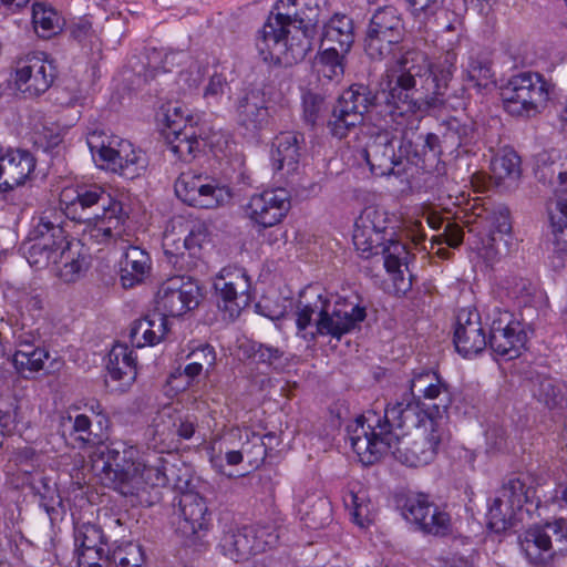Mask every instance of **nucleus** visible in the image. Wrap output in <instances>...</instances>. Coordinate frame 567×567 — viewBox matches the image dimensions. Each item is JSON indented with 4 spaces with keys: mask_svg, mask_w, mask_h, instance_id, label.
<instances>
[{
    "mask_svg": "<svg viewBox=\"0 0 567 567\" xmlns=\"http://www.w3.org/2000/svg\"><path fill=\"white\" fill-rule=\"evenodd\" d=\"M457 54L453 49L432 64L427 54L413 47L403 45L401 55L386 69L383 89L389 93V103L396 105L393 114L403 115L442 103V96L456 69Z\"/></svg>",
    "mask_w": 567,
    "mask_h": 567,
    "instance_id": "1",
    "label": "nucleus"
},
{
    "mask_svg": "<svg viewBox=\"0 0 567 567\" xmlns=\"http://www.w3.org/2000/svg\"><path fill=\"white\" fill-rule=\"evenodd\" d=\"M318 16L317 0H277L256 37L261 59L285 66L303 60L312 47Z\"/></svg>",
    "mask_w": 567,
    "mask_h": 567,
    "instance_id": "2",
    "label": "nucleus"
},
{
    "mask_svg": "<svg viewBox=\"0 0 567 567\" xmlns=\"http://www.w3.org/2000/svg\"><path fill=\"white\" fill-rule=\"evenodd\" d=\"M425 421L426 426L417 427L412 441H405L399 432L388 431L386 426L380 427L378 434L381 436L369 431L368 439L365 430L360 425L352 437V450L364 465L373 464L386 454L411 467L426 465L434 460L440 445L449 439V432L445 416Z\"/></svg>",
    "mask_w": 567,
    "mask_h": 567,
    "instance_id": "3",
    "label": "nucleus"
},
{
    "mask_svg": "<svg viewBox=\"0 0 567 567\" xmlns=\"http://www.w3.org/2000/svg\"><path fill=\"white\" fill-rule=\"evenodd\" d=\"M137 453L133 446L106 445L94 455L92 467L124 495L146 486H166L169 482L167 461L157 452H147L140 457Z\"/></svg>",
    "mask_w": 567,
    "mask_h": 567,
    "instance_id": "4",
    "label": "nucleus"
},
{
    "mask_svg": "<svg viewBox=\"0 0 567 567\" xmlns=\"http://www.w3.org/2000/svg\"><path fill=\"white\" fill-rule=\"evenodd\" d=\"M365 308L348 300L332 302L319 286H309L301 291L296 305L297 334L307 342L317 337L340 340L365 319Z\"/></svg>",
    "mask_w": 567,
    "mask_h": 567,
    "instance_id": "5",
    "label": "nucleus"
},
{
    "mask_svg": "<svg viewBox=\"0 0 567 567\" xmlns=\"http://www.w3.org/2000/svg\"><path fill=\"white\" fill-rule=\"evenodd\" d=\"M60 205L66 217L87 224L89 236L97 244L122 237L128 218L123 204L96 184L64 187Z\"/></svg>",
    "mask_w": 567,
    "mask_h": 567,
    "instance_id": "6",
    "label": "nucleus"
},
{
    "mask_svg": "<svg viewBox=\"0 0 567 567\" xmlns=\"http://www.w3.org/2000/svg\"><path fill=\"white\" fill-rule=\"evenodd\" d=\"M434 419H439V415L430 409L429 404L421 403L419 399L410 394H404L400 401L385 408L383 420L375 412H368L358 416L353 423L348 425L349 441L352 445V437L360 425L370 439L369 431L375 433V436H380L378 432L383 426H386L388 431L394 432L404 427L417 430V427L426 426L425 420Z\"/></svg>",
    "mask_w": 567,
    "mask_h": 567,
    "instance_id": "7",
    "label": "nucleus"
},
{
    "mask_svg": "<svg viewBox=\"0 0 567 567\" xmlns=\"http://www.w3.org/2000/svg\"><path fill=\"white\" fill-rule=\"evenodd\" d=\"M554 90L555 85L543 74L520 72L502 87L504 109L516 117H534L547 107Z\"/></svg>",
    "mask_w": 567,
    "mask_h": 567,
    "instance_id": "8",
    "label": "nucleus"
},
{
    "mask_svg": "<svg viewBox=\"0 0 567 567\" xmlns=\"http://www.w3.org/2000/svg\"><path fill=\"white\" fill-rule=\"evenodd\" d=\"M527 561L537 567H550L555 558L567 551V522L563 518L532 526L518 538Z\"/></svg>",
    "mask_w": 567,
    "mask_h": 567,
    "instance_id": "9",
    "label": "nucleus"
},
{
    "mask_svg": "<svg viewBox=\"0 0 567 567\" xmlns=\"http://www.w3.org/2000/svg\"><path fill=\"white\" fill-rule=\"evenodd\" d=\"M87 146L95 162L126 178H134L146 168V159L141 150L123 138L111 137L107 143L96 133L89 135Z\"/></svg>",
    "mask_w": 567,
    "mask_h": 567,
    "instance_id": "10",
    "label": "nucleus"
},
{
    "mask_svg": "<svg viewBox=\"0 0 567 567\" xmlns=\"http://www.w3.org/2000/svg\"><path fill=\"white\" fill-rule=\"evenodd\" d=\"M374 95L363 84H353L346 90L332 109L327 127L329 133L342 140L363 123L364 114L373 104Z\"/></svg>",
    "mask_w": 567,
    "mask_h": 567,
    "instance_id": "11",
    "label": "nucleus"
},
{
    "mask_svg": "<svg viewBox=\"0 0 567 567\" xmlns=\"http://www.w3.org/2000/svg\"><path fill=\"white\" fill-rule=\"evenodd\" d=\"M512 225L506 208L493 212L485 219L484 228L477 234L473 249L487 267H493L508 255L514 246Z\"/></svg>",
    "mask_w": 567,
    "mask_h": 567,
    "instance_id": "12",
    "label": "nucleus"
},
{
    "mask_svg": "<svg viewBox=\"0 0 567 567\" xmlns=\"http://www.w3.org/2000/svg\"><path fill=\"white\" fill-rule=\"evenodd\" d=\"M403 38V21L392 6L377 9L372 14L365 35L364 49L374 60H382L393 52Z\"/></svg>",
    "mask_w": 567,
    "mask_h": 567,
    "instance_id": "13",
    "label": "nucleus"
},
{
    "mask_svg": "<svg viewBox=\"0 0 567 567\" xmlns=\"http://www.w3.org/2000/svg\"><path fill=\"white\" fill-rule=\"evenodd\" d=\"M353 245L362 258L382 256L383 265L394 282L403 281L402 267H406L409 251L402 243L381 233L353 230Z\"/></svg>",
    "mask_w": 567,
    "mask_h": 567,
    "instance_id": "14",
    "label": "nucleus"
},
{
    "mask_svg": "<svg viewBox=\"0 0 567 567\" xmlns=\"http://www.w3.org/2000/svg\"><path fill=\"white\" fill-rule=\"evenodd\" d=\"M175 193L187 205L206 209L223 206L231 198L228 187L208 176L190 172L179 175L175 182Z\"/></svg>",
    "mask_w": 567,
    "mask_h": 567,
    "instance_id": "15",
    "label": "nucleus"
},
{
    "mask_svg": "<svg viewBox=\"0 0 567 567\" xmlns=\"http://www.w3.org/2000/svg\"><path fill=\"white\" fill-rule=\"evenodd\" d=\"M218 295V307L229 319L237 318L251 302L250 280L245 269L224 267L214 280Z\"/></svg>",
    "mask_w": 567,
    "mask_h": 567,
    "instance_id": "16",
    "label": "nucleus"
},
{
    "mask_svg": "<svg viewBox=\"0 0 567 567\" xmlns=\"http://www.w3.org/2000/svg\"><path fill=\"white\" fill-rule=\"evenodd\" d=\"M14 84L25 97L47 92L55 79V66L45 53L33 52L19 58L14 66Z\"/></svg>",
    "mask_w": 567,
    "mask_h": 567,
    "instance_id": "17",
    "label": "nucleus"
},
{
    "mask_svg": "<svg viewBox=\"0 0 567 567\" xmlns=\"http://www.w3.org/2000/svg\"><path fill=\"white\" fill-rule=\"evenodd\" d=\"M200 298V288L196 281L176 276L161 285L156 309L166 317H179L197 308Z\"/></svg>",
    "mask_w": 567,
    "mask_h": 567,
    "instance_id": "18",
    "label": "nucleus"
},
{
    "mask_svg": "<svg viewBox=\"0 0 567 567\" xmlns=\"http://www.w3.org/2000/svg\"><path fill=\"white\" fill-rule=\"evenodd\" d=\"M30 238L33 243L28 251V261L37 267L52 264L56 245L63 240L61 215L53 210L42 213L30 233Z\"/></svg>",
    "mask_w": 567,
    "mask_h": 567,
    "instance_id": "19",
    "label": "nucleus"
},
{
    "mask_svg": "<svg viewBox=\"0 0 567 567\" xmlns=\"http://www.w3.org/2000/svg\"><path fill=\"white\" fill-rule=\"evenodd\" d=\"M454 344L465 358L476 355L486 348V334L476 309L463 308L457 312Z\"/></svg>",
    "mask_w": 567,
    "mask_h": 567,
    "instance_id": "20",
    "label": "nucleus"
},
{
    "mask_svg": "<svg viewBox=\"0 0 567 567\" xmlns=\"http://www.w3.org/2000/svg\"><path fill=\"white\" fill-rule=\"evenodd\" d=\"M410 395L432 401L430 409L439 416H445L452 404V394L445 382L433 371L415 372L410 381Z\"/></svg>",
    "mask_w": 567,
    "mask_h": 567,
    "instance_id": "21",
    "label": "nucleus"
},
{
    "mask_svg": "<svg viewBox=\"0 0 567 567\" xmlns=\"http://www.w3.org/2000/svg\"><path fill=\"white\" fill-rule=\"evenodd\" d=\"M289 206L288 193L285 189H270L251 196L248 214L262 227H271L285 217Z\"/></svg>",
    "mask_w": 567,
    "mask_h": 567,
    "instance_id": "22",
    "label": "nucleus"
},
{
    "mask_svg": "<svg viewBox=\"0 0 567 567\" xmlns=\"http://www.w3.org/2000/svg\"><path fill=\"white\" fill-rule=\"evenodd\" d=\"M361 155L377 176L394 174L395 166L401 164V156L395 155L393 138L386 131L373 134Z\"/></svg>",
    "mask_w": 567,
    "mask_h": 567,
    "instance_id": "23",
    "label": "nucleus"
},
{
    "mask_svg": "<svg viewBox=\"0 0 567 567\" xmlns=\"http://www.w3.org/2000/svg\"><path fill=\"white\" fill-rule=\"evenodd\" d=\"M52 264L58 266L59 276L65 282L76 281L89 267V251L75 238L68 239L63 230V240L56 245Z\"/></svg>",
    "mask_w": 567,
    "mask_h": 567,
    "instance_id": "24",
    "label": "nucleus"
},
{
    "mask_svg": "<svg viewBox=\"0 0 567 567\" xmlns=\"http://www.w3.org/2000/svg\"><path fill=\"white\" fill-rule=\"evenodd\" d=\"M181 520L177 530L186 538H199L210 527V513L205 499L197 493H185L179 499Z\"/></svg>",
    "mask_w": 567,
    "mask_h": 567,
    "instance_id": "25",
    "label": "nucleus"
},
{
    "mask_svg": "<svg viewBox=\"0 0 567 567\" xmlns=\"http://www.w3.org/2000/svg\"><path fill=\"white\" fill-rule=\"evenodd\" d=\"M112 391L125 392L136 379V363L133 351L126 344L116 343L109 353L106 364Z\"/></svg>",
    "mask_w": 567,
    "mask_h": 567,
    "instance_id": "26",
    "label": "nucleus"
},
{
    "mask_svg": "<svg viewBox=\"0 0 567 567\" xmlns=\"http://www.w3.org/2000/svg\"><path fill=\"white\" fill-rule=\"evenodd\" d=\"M34 167L35 161L29 152H7L0 157V192H8L24 184Z\"/></svg>",
    "mask_w": 567,
    "mask_h": 567,
    "instance_id": "27",
    "label": "nucleus"
},
{
    "mask_svg": "<svg viewBox=\"0 0 567 567\" xmlns=\"http://www.w3.org/2000/svg\"><path fill=\"white\" fill-rule=\"evenodd\" d=\"M305 145L303 134L284 132L276 136L271 158L276 169L285 171L287 175L297 173Z\"/></svg>",
    "mask_w": 567,
    "mask_h": 567,
    "instance_id": "28",
    "label": "nucleus"
},
{
    "mask_svg": "<svg viewBox=\"0 0 567 567\" xmlns=\"http://www.w3.org/2000/svg\"><path fill=\"white\" fill-rule=\"evenodd\" d=\"M269 111L265 95L257 90L239 97L236 105V118L240 126L249 131L260 130L269 122Z\"/></svg>",
    "mask_w": 567,
    "mask_h": 567,
    "instance_id": "29",
    "label": "nucleus"
},
{
    "mask_svg": "<svg viewBox=\"0 0 567 567\" xmlns=\"http://www.w3.org/2000/svg\"><path fill=\"white\" fill-rule=\"evenodd\" d=\"M533 333V330L524 323H514L509 330L493 333L489 336L488 343L491 350L506 360L518 358L524 350Z\"/></svg>",
    "mask_w": 567,
    "mask_h": 567,
    "instance_id": "30",
    "label": "nucleus"
},
{
    "mask_svg": "<svg viewBox=\"0 0 567 567\" xmlns=\"http://www.w3.org/2000/svg\"><path fill=\"white\" fill-rule=\"evenodd\" d=\"M353 40L352 20L344 14H334L322 27L320 48L348 53Z\"/></svg>",
    "mask_w": 567,
    "mask_h": 567,
    "instance_id": "31",
    "label": "nucleus"
},
{
    "mask_svg": "<svg viewBox=\"0 0 567 567\" xmlns=\"http://www.w3.org/2000/svg\"><path fill=\"white\" fill-rule=\"evenodd\" d=\"M463 81L481 91L493 83L492 61L488 54L472 48L466 61L462 64Z\"/></svg>",
    "mask_w": 567,
    "mask_h": 567,
    "instance_id": "32",
    "label": "nucleus"
},
{
    "mask_svg": "<svg viewBox=\"0 0 567 567\" xmlns=\"http://www.w3.org/2000/svg\"><path fill=\"white\" fill-rule=\"evenodd\" d=\"M548 215L555 251L563 257L567 255V188L556 189L548 204Z\"/></svg>",
    "mask_w": 567,
    "mask_h": 567,
    "instance_id": "33",
    "label": "nucleus"
},
{
    "mask_svg": "<svg viewBox=\"0 0 567 567\" xmlns=\"http://www.w3.org/2000/svg\"><path fill=\"white\" fill-rule=\"evenodd\" d=\"M248 526L225 530L218 543L221 555L235 563H243L256 555Z\"/></svg>",
    "mask_w": 567,
    "mask_h": 567,
    "instance_id": "34",
    "label": "nucleus"
},
{
    "mask_svg": "<svg viewBox=\"0 0 567 567\" xmlns=\"http://www.w3.org/2000/svg\"><path fill=\"white\" fill-rule=\"evenodd\" d=\"M150 270L151 258L148 254L137 246H130L121 260V281L123 287L131 288L142 282Z\"/></svg>",
    "mask_w": 567,
    "mask_h": 567,
    "instance_id": "35",
    "label": "nucleus"
},
{
    "mask_svg": "<svg viewBox=\"0 0 567 567\" xmlns=\"http://www.w3.org/2000/svg\"><path fill=\"white\" fill-rule=\"evenodd\" d=\"M296 501L298 514L308 528L319 529L331 522L332 507L327 498L311 494L306 501L298 496Z\"/></svg>",
    "mask_w": 567,
    "mask_h": 567,
    "instance_id": "36",
    "label": "nucleus"
},
{
    "mask_svg": "<svg viewBox=\"0 0 567 567\" xmlns=\"http://www.w3.org/2000/svg\"><path fill=\"white\" fill-rule=\"evenodd\" d=\"M400 152L406 158H425L431 155L436 158L441 154L440 138L436 134H419L416 132H404L400 145Z\"/></svg>",
    "mask_w": 567,
    "mask_h": 567,
    "instance_id": "37",
    "label": "nucleus"
},
{
    "mask_svg": "<svg viewBox=\"0 0 567 567\" xmlns=\"http://www.w3.org/2000/svg\"><path fill=\"white\" fill-rule=\"evenodd\" d=\"M48 359L49 352L45 349L35 347L28 339L20 337L12 362L22 373L25 371L38 372L44 368V361Z\"/></svg>",
    "mask_w": 567,
    "mask_h": 567,
    "instance_id": "38",
    "label": "nucleus"
},
{
    "mask_svg": "<svg viewBox=\"0 0 567 567\" xmlns=\"http://www.w3.org/2000/svg\"><path fill=\"white\" fill-rule=\"evenodd\" d=\"M520 172V158L514 150H503L491 162L492 178L497 185L516 182Z\"/></svg>",
    "mask_w": 567,
    "mask_h": 567,
    "instance_id": "39",
    "label": "nucleus"
},
{
    "mask_svg": "<svg viewBox=\"0 0 567 567\" xmlns=\"http://www.w3.org/2000/svg\"><path fill=\"white\" fill-rule=\"evenodd\" d=\"M343 52L320 48L312 68L319 79L328 81H340L344 73Z\"/></svg>",
    "mask_w": 567,
    "mask_h": 567,
    "instance_id": "40",
    "label": "nucleus"
},
{
    "mask_svg": "<svg viewBox=\"0 0 567 567\" xmlns=\"http://www.w3.org/2000/svg\"><path fill=\"white\" fill-rule=\"evenodd\" d=\"M169 150L182 161L189 162L200 150V140L197 135L196 128L186 127V130L167 133Z\"/></svg>",
    "mask_w": 567,
    "mask_h": 567,
    "instance_id": "41",
    "label": "nucleus"
},
{
    "mask_svg": "<svg viewBox=\"0 0 567 567\" xmlns=\"http://www.w3.org/2000/svg\"><path fill=\"white\" fill-rule=\"evenodd\" d=\"M532 489L519 477H512L503 484L495 498H503L502 505L515 515L529 501Z\"/></svg>",
    "mask_w": 567,
    "mask_h": 567,
    "instance_id": "42",
    "label": "nucleus"
},
{
    "mask_svg": "<svg viewBox=\"0 0 567 567\" xmlns=\"http://www.w3.org/2000/svg\"><path fill=\"white\" fill-rule=\"evenodd\" d=\"M343 503L357 525L364 527L371 522L372 506L364 491H349L343 496Z\"/></svg>",
    "mask_w": 567,
    "mask_h": 567,
    "instance_id": "43",
    "label": "nucleus"
},
{
    "mask_svg": "<svg viewBox=\"0 0 567 567\" xmlns=\"http://www.w3.org/2000/svg\"><path fill=\"white\" fill-rule=\"evenodd\" d=\"M355 230L381 233L384 236H392L393 233L388 230L386 213L378 207H365L354 224Z\"/></svg>",
    "mask_w": 567,
    "mask_h": 567,
    "instance_id": "44",
    "label": "nucleus"
},
{
    "mask_svg": "<svg viewBox=\"0 0 567 567\" xmlns=\"http://www.w3.org/2000/svg\"><path fill=\"white\" fill-rule=\"evenodd\" d=\"M248 528L256 555L277 546L280 538V529L276 524H258Z\"/></svg>",
    "mask_w": 567,
    "mask_h": 567,
    "instance_id": "45",
    "label": "nucleus"
},
{
    "mask_svg": "<svg viewBox=\"0 0 567 567\" xmlns=\"http://www.w3.org/2000/svg\"><path fill=\"white\" fill-rule=\"evenodd\" d=\"M32 22L35 32L44 39L55 34L60 29L58 13L42 3L33 4Z\"/></svg>",
    "mask_w": 567,
    "mask_h": 567,
    "instance_id": "46",
    "label": "nucleus"
},
{
    "mask_svg": "<svg viewBox=\"0 0 567 567\" xmlns=\"http://www.w3.org/2000/svg\"><path fill=\"white\" fill-rule=\"evenodd\" d=\"M143 563L142 548L132 543L115 548L105 557V567H142Z\"/></svg>",
    "mask_w": 567,
    "mask_h": 567,
    "instance_id": "47",
    "label": "nucleus"
},
{
    "mask_svg": "<svg viewBox=\"0 0 567 567\" xmlns=\"http://www.w3.org/2000/svg\"><path fill=\"white\" fill-rule=\"evenodd\" d=\"M161 121L167 127V133L179 132L186 130V127H194L193 117L189 115L188 110L177 102L168 103L163 106Z\"/></svg>",
    "mask_w": 567,
    "mask_h": 567,
    "instance_id": "48",
    "label": "nucleus"
},
{
    "mask_svg": "<svg viewBox=\"0 0 567 567\" xmlns=\"http://www.w3.org/2000/svg\"><path fill=\"white\" fill-rule=\"evenodd\" d=\"M434 507L435 505L429 501L426 495L417 494L406 499L404 504V516L406 519L421 527Z\"/></svg>",
    "mask_w": 567,
    "mask_h": 567,
    "instance_id": "49",
    "label": "nucleus"
},
{
    "mask_svg": "<svg viewBox=\"0 0 567 567\" xmlns=\"http://www.w3.org/2000/svg\"><path fill=\"white\" fill-rule=\"evenodd\" d=\"M212 241L210 231L205 224H195L184 237V248L188 257H199L202 249Z\"/></svg>",
    "mask_w": 567,
    "mask_h": 567,
    "instance_id": "50",
    "label": "nucleus"
},
{
    "mask_svg": "<svg viewBox=\"0 0 567 567\" xmlns=\"http://www.w3.org/2000/svg\"><path fill=\"white\" fill-rule=\"evenodd\" d=\"M254 454V458L249 460V463H257L259 461H262L266 456V447L264 445V442L261 437L257 434L252 435V443L251 447L249 444L243 445L240 451H227L225 453V458L227 461V464L229 465H238L243 462L244 455Z\"/></svg>",
    "mask_w": 567,
    "mask_h": 567,
    "instance_id": "51",
    "label": "nucleus"
},
{
    "mask_svg": "<svg viewBox=\"0 0 567 567\" xmlns=\"http://www.w3.org/2000/svg\"><path fill=\"white\" fill-rule=\"evenodd\" d=\"M420 528L426 534L446 536L452 532L451 516L435 506Z\"/></svg>",
    "mask_w": 567,
    "mask_h": 567,
    "instance_id": "52",
    "label": "nucleus"
},
{
    "mask_svg": "<svg viewBox=\"0 0 567 567\" xmlns=\"http://www.w3.org/2000/svg\"><path fill=\"white\" fill-rule=\"evenodd\" d=\"M74 537L79 553L104 547L102 530L96 525L83 524L75 529Z\"/></svg>",
    "mask_w": 567,
    "mask_h": 567,
    "instance_id": "53",
    "label": "nucleus"
},
{
    "mask_svg": "<svg viewBox=\"0 0 567 567\" xmlns=\"http://www.w3.org/2000/svg\"><path fill=\"white\" fill-rule=\"evenodd\" d=\"M503 498H494L487 513L488 526L495 532H503L512 525L514 514L502 505Z\"/></svg>",
    "mask_w": 567,
    "mask_h": 567,
    "instance_id": "54",
    "label": "nucleus"
},
{
    "mask_svg": "<svg viewBox=\"0 0 567 567\" xmlns=\"http://www.w3.org/2000/svg\"><path fill=\"white\" fill-rule=\"evenodd\" d=\"M153 313L133 322L130 330V340L133 347L143 348L145 346H154L151 338H154L152 332Z\"/></svg>",
    "mask_w": 567,
    "mask_h": 567,
    "instance_id": "55",
    "label": "nucleus"
},
{
    "mask_svg": "<svg viewBox=\"0 0 567 567\" xmlns=\"http://www.w3.org/2000/svg\"><path fill=\"white\" fill-rule=\"evenodd\" d=\"M163 249L166 256L175 258L171 260L175 265L184 266L187 250L184 248V237L177 236L174 231H165L163 236Z\"/></svg>",
    "mask_w": 567,
    "mask_h": 567,
    "instance_id": "56",
    "label": "nucleus"
},
{
    "mask_svg": "<svg viewBox=\"0 0 567 567\" xmlns=\"http://www.w3.org/2000/svg\"><path fill=\"white\" fill-rule=\"evenodd\" d=\"M230 87L226 78L221 74H213L204 90V99L207 104H218L224 96H228Z\"/></svg>",
    "mask_w": 567,
    "mask_h": 567,
    "instance_id": "57",
    "label": "nucleus"
},
{
    "mask_svg": "<svg viewBox=\"0 0 567 567\" xmlns=\"http://www.w3.org/2000/svg\"><path fill=\"white\" fill-rule=\"evenodd\" d=\"M405 2L414 18L427 20L443 9L445 0H405Z\"/></svg>",
    "mask_w": 567,
    "mask_h": 567,
    "instance_id": "58",
    "label": "nucleus"
},
{
    "mask_svg": "<svg viewBox=\"0 0 567 567\" xmlns=\"http://www.w3.org/2000/svg\"><path fill=\"white\" fill-rule=\"evenodd\" d=\"M538 396L550 409L563 408L566 402L561 390L550 379L540 382Z\"/></svg>",
    "mask_w": 567,
    "mask_h": 567,
    "instance_id": "59",
    "label": "nucleus"
},
{
    "mask_svg": "<svg viewBox=\"0 0 567 567\" xmlns=\"http://www.w3.org/2000/svg\"><path fill=\"white\" fill-rule=\"evenodd\" d=\"M302 105L305 121L310 125H315L323 110V99L318 94L309 92L303 95Z\"/></svg>",
    "mask_w": 567,
    "mask_h": 567,
    "instance_id": "60",
    "label": "nucleus"
},
{
    "mask_svg": "<svg viewBox=\"0 0 567 567\" xmlns=\"http://www.w3.org/2000/svg\"><path fill=\"white\" fill-rule=\"evenodd\" d=\"M463 228L456 223L447 221L443 233L433 238V244H446L451 248H456L463 243Z\"/></svg>",
    "mask_w": 567,
    "mask_h": 567,
    "instance_id": "61",
    "label": "nucleus"
},
{
    "mask_svg": "<svg viewBox=\"0 0 567 567\" xmlns=\"http://www.w3.org/2000/svg\"><path fill=\"white\" fill-rule=\"evenodd\" d=\"M514 323L522 322L512 312L496 307L492 313L491 334L509 330L514 328Z\"/></svg>",
    "mask_w": 567,
    "mask_h": 567,
    "instance_id": "62",
    "label": "nucleus"
},
{
    "mask_svg": "<svg viewBox=\"0 0 567 567\" xmlns=\"http://www.w3.org/2000/svg\"><path fill=\"white\" fill-rule=\"evenodd\" d=\"M110 553L105 547L90 550H81L78 557L79 567H105V557Z\"/></svg>",
    "mask_w": 567,
    "mask_h": 567,
    "instance_id": "63",
    "label": "nucleus"
},
{
    "mask_svg": "<svg viewBox=\"0 0 567 567\" xmlns=\"http://www.w3.org/2000/svg\"><path fill=\"white\" fill-rule=\"evenodd\" d=\"M189 361L202 363L200 367L209 369L215 365L216 352L207 343L193 349L186 357Z\"/></svg>",
    "mask_w": 567,
    "mask_h": 567,
    "instance_id": "64",
    "label": "nucleus"
}]
</instances>
